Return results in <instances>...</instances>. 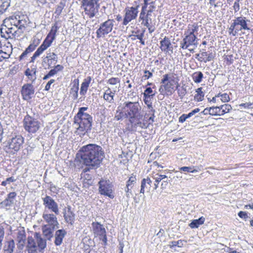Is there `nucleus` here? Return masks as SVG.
<instances>
[{
	"mask_svg": "<svg viewBox=\"0 0 253 253\" xmlns=\"http://www.w3.org/2000/svg\"><path fill=\"white\" fill-rule=\"evenodd\" d=\"M253 103L251 102L242 103L239 105V107H244V108H252Z\"/></svg>",
	"mask_w": 253,
	"mask_h": 253,
	"instance_id": "052dcab7",
	"label": "nucleus"
},
{
	"mask_svg": "<svg viewBox=\"0 0 253 253\" xmlns=\"http://www.w3.org/2000/svg\"><path fill=\"white\" fill-rule=\"evenodd\" d=\"M17 240L18 241L17 247L18 249L22 250L26 241V233L24 229H21L18 230L17 234Z\"/></svg>",
	"mask_w": 253,
	"mask_h": 253,
	"instance_id": "6ab92c4d",
	"label": "nucleus"
},
{
	"mask_svg": "<svg viewBox=\"0 0 253 253\" xmlns=\"http://www.w3.org/2000/svg\"><path fill=\"white\" fill-rule=\"evenodd\" d=\"M232 21L230 27L228 28V33L230 35L236 36L239 34V32L244 34L243 31L251 30L248 23L250 22V20L247 19L245 17H236Z\"/></svg>",
	"mask_w": 253,
	"mask_h": 253,
	"instance_id": "39448f33",
	"label": "nucleus"
},
{
	"mask_svg": "<svg viewBox=\"0 0 253 253\" xmlns=\"http://www.w3.org/2000/svg\"><path fill=\"white\" fill-rule=\"evenodd\" d=\"M80 153L81 163L91 169L98 168L104 157L102 148L95 144L83 146Z\"/></svg>",
	"mask_w": 253,
	"mask_h": 253,
	"instance_id": "f257e3e1",
	"label": "nucleus"
},
{
	"mask_svg": "<svg viewBox=\"0 0 253 253\" xmlns=\"http://www.w3.org/2000/svg\"><path fill=\"white\" fill-rule=\"evenodd\" d=\"M36 242L32 237H29L27 240L26 250L28 253H35L37 251Z\"/></svg>",
	"mask_w": 253,
	"mask_h": 253,
	"instance_id": "393cba45",
	"label": "nucleus"
},
{
	"mask_svg": "<svg viewBox=\"0 0 253 253\" xmlns=\"http://www.w3.org/2000/svg\"><path fill=\"white\" fill-rule=\"evenodd\" d=\"M197 41L196 36L185 35V37L180 42V47L183 49H187L190 46L195 48L198 45Z\"/></svg>",
	"mask_w": 253,
	"mask_h": 253,
	"instance_id": "ddd939ff",
	"label": "nucleus"
},
{
	"mask_svg": "<svg viewBox=\"0 0 253 253\" xmlns=\"http://www.w3.org/2000/svg\"><path fill=\"white\" fill-rule=\"evenodd\" d=\"M24 143V138L21 135H16L13 137L8 142V147L10 149L17 152L22 147Z\"/></svg>",
	"mask_w": 253,
	"mask_h": 253,
	"instance_id": "4468645a",
	"label": "nucleus"
},
{
	"mask_svg": "<svg viewBox=\"0 0 253 253\" xmlns=\"http://www.w3.org/2000/svg\"><path fill=\"white\" fill-rule=\"evenodd\" d=\"M35 89L32 84H26L23 85L21 94L25 100H30L34 95Z\"/></svg>",
	"mask_w": 253,
	"mask_h": 253,
	"instance_id": "2eb2a0df",
	"label": "nucleus"
},
{
	"mask_svg": "<svg viewBox=\"0 0 253 253\" xmlns=\"http://www.w3.org/2000/svg\"><path fill=\"white\" fill-rule=\"evenodd\" d=\"M91 225L93 232L96 236H100L102 235H104V234L106 233L105 228L103 227V225L101 224L100 223L93 222Z\"/></svg>",
	"mask_w": 253,
	"mask_h": 253,
	"instance_id": "412c9836",
	"label": "nucleus"
},
{
	"mask_svg": "<svg viewBox=\"0 0 253 253\" xmlns=\"http://www.w3.org/2000/svg\"><path fill=\"white\" fill-rule=\"evenodd\" d=\"M121 110L125 116L129 119L131 123H133L135 119H140L142 117L141 106L138 101H125Z\"/></svg>",
	"mask_w": 253,
	"mask_h": 253,
	"instance_id": "20e7f679",
	"label": "nucleus"
},
{
	"mask_svg": "<svg viewBox=\"0 0 253 253\" xmlns=\"http://www.w3.org/2000/svg\"><path fill=\"white\" fill-rule=\"evenodd\" d=\"M160 48L162 51L168 53L169 50L172 51V47L169 39L165 37L160 42Z\"/></svg>",
	"mask_w": 253,
	"mask_h": 253,
	"instance_id": "aec40b11",
	"label": "nucleus"
},
{
	"mask_svg": "<svg viewBox=\"0 0 253 253\" xmlns=\"http://www.w3.org/2000/svg\"><path fill=\"white\" fill-rule=\"evenodd\" d=\"M53 41L51 39H49V38L46 37L45 39L44 40L42 43L44 44V45H45L48 48L51 45Z\"/></svg>",
	"mask_w": 253,
	"mask_h": 253,
	"instance_id": "13d9d810",
	"label": "nucleus"
},
{
	"mask_svg": "<svg viewBox=\"0 0 253 253\" xmlns=\"http://www.w3.org/2000/svg\"><path fill=\"white\" fill-rule=\"evenodd\" d=\"M115 21L113 19H108L100 25L99 28L96 31L97 38L104 37L110 33L113 30Z\"/></svg>",
	"mask_w": 253,
	"mask_h": 253,
	"instance_id": "1a4fd4ad",
	"label": "nucleus"
},
{
	"mask_svg": "<svg viewBox=\"0 0 253 253\" xmlns=\"http://www.w3.org/2000/svg\"><path fill=\"white\" fill-rule=\"evenodd\" d=\"M152 11L150 10H147V12L145 17L144 18V20L142 21V24L146 27H148L149 25L150 24L149 23V21L151 20V18L150 16H151Z\"/></svg>",
	"mask_w": 253,
	"mask_h": 253,
	"instance_id": "ea45409f",
	"label": "nucleus"
},
{
	"mask_svg": "<svg viewBox=\"0 0 253 253\" xmlns=\"http://www.w3.org/2000/svg\"><path fill=\"white\" fill-rule=\"evenodd\" d=\"M203 77V74L200 71L194 72L192 75L193 81L197 84L200 83L202 81Z\"/></svg>",
	"mask_w": 253,
	"mask_h": 253,
	"instance_id": "72a5a7b5",
	"label": "nucleus"
},
{
	"mask_svg": "<svg viewBox=\"0 0 253 253\" xmlns=\"http://www.w3.org/2000/svg\"><path fill=\"white\" fill-rule=\"evenodd\" d=\"M198 29L199 27L197 24H189L184 32V35L196 36L195 33H197Z\"/></svg>",
	"mask_w": 253,
	"mask_h": 253,
	"instance_id": "bb28decb",
	"label": "nucleus"
},
{
	"mask_svg": "<svg viewBox=\"0 0 253 253\" xmlns=\"http://www.w3.org/2000/svg\"><path fill=\"white\" fill-rule=\"evenodd\" d=\"M214 58L213 55L212 53H211L207 55V57L206 59H205L204 58H202V57H200L199 58H198V60L200 62L204 61L205 62H209L211 61Z\"/></svg>",
	"mask_w": 253,
	"mask_h": 253,
	"instance_id": "8fccbe9b",
	"label": "nucleus"
},
{
	"mask_svg": "<svg viewBox=\"0 0 253 253\" xmlns=\"http://www.w3.org/2000/svg\"><path fill=\"white\" fill-rule=\"evenodd\" d=\"M116 92L115 88H113V90H111L109 87H108L104 93L103 99L110 103H113Z\"/></svg>",
	"mask_w": 253,
	"mask_h": 253,
	"instance_id": "a211bd4d",
	"label": "nucleus"
},
{
	"mask_svg": "<svg viewBox=\"0 0 253 253\" xmlns=\"http://www.w3.org/2000/svg\"><path fill=\"white\" fill-rule=\"evenodd\" d=\"M23 122L25 130L30 133H36L41 127L40 123L29 115L25 117Z\"/></svg>",
	"mask_w": 253,
	"mask_h": 253,
	"instance_id": "6e6552de",
	"label": "nucleus"
},
{
	"mask_svg": "<svg viewBox=\"0 0 253 253\" xmlns=\"http://www.w3.org/2000/svg\"><path fill=\"white\" fill-rule=\"evenodd\" d=\"M153 93L152 88L150 87H147L143 93V95L145 97H150V96H153L155 95V93Z\"/></svg>",
	"mask_w": 253,
	"mask_h": 253,
	"instance_id": "09e8293b",
	"label": "nucleus"
},
{
	"mask_svg": "<svg viewBox=\"0 0 253 253\" xmlns=\"http://www.w3.org/2000/svg\"><path fill=\"white\" fill-rule=\"evenodd\" d=\"M166 178H167V176L166 175L157 174V176L154 177V179H155L156 182H160L162 180Z\"/></svg>",
	"mask_w": 253,
	"mask_h": 253,
	"instance_id": "680f3d73",
	"label": "nucleus"
},
{
	"mask_svg": "<svg viewBox=\"0 0 253 253\" xmlns=\"http://www.w3.org/2000/svg\"><path fill=\"white\" fill-rule=\"evenodd\" d=\"M57 30V26L56 24H54L52 26L51 29L46 37L54 41L56 37V34Z\"/></svg>",
	"mask_w": 253,
	"mask_h": 253,
	"instance_id": "4c0bfd02",
	"label": "nucleus"
},
{
	"mask_svg": "<svg viewBox=\"0 0 253 253\" xmlns=\"http://www.w3.org/2000/svg\"><path fill=\"white\" fill-rule=\"evenodd\" d=\"M25 75L28 77V79L33 83L37 79L36 75L30 72V68H28L25 71Z\"/></svg>",
	"mask_w": 253,
	"mask_h": 253,
	"instance_id": "a19ab883",
	"label": "nucleus"
},
{
	"mask_svg": "<svg viewBox=\"0 0 253 253\" xmlns=\"http://www.w3.org/2000/svg\"><path fill=\"white\" fill-rule=\"evenodd\" d=\"M144 72L145 75L143 76V77L145 78V80L148 79L149 78H151L153 76L152 73L149 71L145 70Z\"/></svg>",
	"mask_w": 253,
	"mask_h": 253,
	"instance_id": "69168bd1",
	"label": "nucleus"
},
{
	"mask_svg": "<svg viewBox=\"0 0 253 253\" xmlns=\"http://www.w3.org/2000/svg\"><path fill=\"white\" fill-rule=\"evenodd\" d=\"M151 184L152 181L150 178H143L141 182L140 193L144 194L145 192H148L150 190Z\"/></svg>",
	"mask_w": 253,
	"mask_h": 253,
	"instance_id": "5701e85b",
	"label": "nucleus"
},
{
	"mask_svg": "<svg viewBox=\"0 0 253 253\" xmlns=\"http://www.w3.org/2000/svg\"><path fill=\"white\" fill-rule=\"evenodd\" d=\"M16 196V193L15 192H10L7 195V199L11 201H14L13 200Z\"/></svg>",
	"mask_w": 253,
	"mask_h": 253,
	"instance_id": "e2e57ef3",
	"label": "nucleus"
},
{
	"mask_svg": "<svg viewBox=\"0 0 253 253\" xmlns=\"http://www.w3.org/2000/svg\"><path fill=\"white\" fill-rule=\"evenodd\" d=\"M29 23L27 15L15 13L3 21L0 28L1 36L5 38L15 36L18 30L23 32Z\"/></svg>",
	"mask_w": 253,
	"mask_h": 253,
	"instance_id": "f03ea898",
	"label": "nucleus"
},
{
	"mask_svg": "<svg viewBox=\"0 0 253 253\" xmlns=\"http://www.w3.org/2000/svg\"><path fill=\"white\" fill-rule=\"evenodd\" d=\"M188 119L186 114H183L179 118V122L183 123Z\"/></svg>",
	"mask_w": 253,
	"mask_h": 253,
	"instance_id": "774afa93",
	"label": "nucleus"
},
{
	"mask_svg": "<svg viewBox=\"0 0 253 253\" xmlns=\"http://www.w3.org/2000/svg\"><path fill=\"white\" fill-rule=\"evenodd\" d=\"M34 238H35L40 251H42L46 247V240L42 238L39 233L35 232L34 234Z\"/></svg>",
	"mask_w": 253,
	"mask_h": 253,
	"instance_id": "4be33fe9",
	"label": "nucleus"
},
{
	"mask_svg": "<svg viewBox=\"0 0 253 253\" xmlns=\"http://www.w3.org/2000/svg\"><path fill=\"white\" fill-rule=\"evenodd\" d=\"M220 115H223L224 114L229 112L232 109V107L230 104H225L224 105L219 106Z\"/></svg>",
	"mask_w": 253,
	"mask_h": 253,
	"instance_id": "58836bf2",
	"label": "nucleus"
},
{
	"mask_svg": "<svg viewBox=\"0 0 253 253\" xmlns=\"http://www.w3.org/2000/svg\"><path fill=\"white\" fill-rule=\"evenodd\" d=\"M99 0H82V6L84 12L89 18L94 17L98 12L100 4Z\"/></svg>",
	"mask_w": 253,
	"mask_h": 253,
	"instance_id": "423d86ee",
	"label": "nucleus"
},
{
	"mask_svg": "<svg viewBox=\"0 0 253 253\" xmlns=\"http://www.w3.org/2000/svg\"><path fill=\"white\" fill-rule=\"evenodd\" d=\"M99 193L102 195L113 199L115 197L113 194V185L108 179L102 178L98 182Z\"/></svg>",
	"mask_w": 253,
	"mask_h": 253,
	"instance_id": "0eeeda50",
	"label": "nucleus"
},
{
	"mask_svg": "<svg viewBox=\"0 0 253 253\" xmlns=\"http://www.w3.org/2000/svg\"><path fill=\"white\" fill-rule=\"evenodd\" d=\"M15 180L13 177H10L6 178V180L3 181L1 182V185L5 186L6 185L7 183H9L10 182H14Z\"/></svg>",
	"mask_w": 253,
	"mask_h": 253,
	"instance_id": "bf43d9fd",
	"label": "nucleus"
},
{
	"mask_svg": "<svg viewBox=\"0 0 253 253\" xmlns=\"http://www.w3.org/2000/svg\"><path fill=\"white\" fill-rule=\"evenodd\" d=\"M143 6H145L146 9L150 10L153 12L156 8L155 1L153 0H144Z\"/></svg>",
	"mask_w": 253,
	"mask_h": 253,
	"instance_id": "473e14b6",
	"label": "nucleus"
},
{
	"mask_svg": "<svg viewBox=\"0 0 253 253\" xmlns=\"http://www.w3.org/2000/svg\"><path fill=\"white\" fill-rule=\"evenodd\" d=\"M194 167H182L179 168V170L180 171H183L184 172H192L194 173L198 171V170L196 169H193Z\"/></svg>",
	"mask_w": 253,
	"mask_h": 253,
	"instance_id": "c03bdc74",
	"label": "nucleus"
},
{
	"mask_svg": "<svg viewBox=\"0 0 253 253\" xmlns=\"http://www.w3.org/2000/svg\"><path fill=\"white\" fill-rule=\"evenodd\" d=\"M88 108L80 107L77 115L75 116L74 125L78 134L84 135L88 130L91 129L93 121L92 116L85 112Z\"/></svg>",
	"mask_w": 253,
	"mask_h": 253,
	"instance_id": "7ed1b4c3",
	"label": "nucleus"
},
{
	"mask_svg": "<svg viewBox=\"0 0 253 253\" xmlns=\"http://www.w3.org/2000/svg\"><path fill=\"white\" fill-rule=\"evenodd\" d=\"M211 115L212 116H221L220 113L219 106L211 107Z\"/></svg>",
	"mask_w": 253,
	"mask_h": 253,
	"instance_id": "a18cd8bd",
	"label": "nucleus"
},
{
	"mask_svg": "<svg viewBox=\"0 0 253 253\" xmlns=\"http://www.w3.org/2000/svg\"><path fill=\"white\" fill-rule=\"evenodd\" d=\"M107 83L111 85H116L119 84L120 79L119 78H111L107 81Z\"/></svg>",
	"mask_w": 253,
	"mask_h": 253,
	"instance_id": "3c124183",
	"label": "nucleus"
},
{
	"mask_svg": "<svg viewBox=\"0 0 253 253\" xmlns=\"http://www.w3.org/2000/svg\"><path fill=\"white\" fill-rule=\"evenodd\" d=\"M140 119H136L137 122L136 123H134L133 126L134 127L137 128V127H139L140 128L145 129L148 127L149 124L148 123V121L145 119L140 121Z\"/></svg>",
	"mask_w": 253,
	"mask_h": 253,
	"instance_id": "2f4dec72",
	"label": "nucleus"
},
{
	"mask_svg": "<svg viewBox=\"0 0 253 253\" xmlns=\"http://www.w3.org/2000/svg\"><path fill=\"white\" fill-rule=\"evenodd\" d=\"M183 243H186V241L178 240L177 241H172L170 242V246L171 248L174 247H182L183 246Z\"/></svg>",
	"mask_w": 253,
	"mask_h": 253,
	"instance_id": "37998d69",
	"label": "nucleus"
},
{
	"mask_svg": "<svg viewBox=\"0 0 253 253\" xmlns=\"http://www.w3.org/2000/svg\"><path fill=\"white\" fill-rule=\"evenodd\" d=\"M14 201H11L9 199H7L6 198L3 202L2 204L4 205L5 207H9L13 203Z\"/></svg>",
	"mask_w": 253,
	"mask_h": 253,
	"instance_id": "338daca9",
	"label": "nucleus"
},
{
	"mask_svg": "<svg viewBox=\"0 0 253 253\" xmlns=\"http://www.w3.org/2000/svg\"><path fill=\"white\" fill-rule=\"evenodd\" d=\"M132 188L126 186L125 187L124 190L125 191V196L126 198V201H128L132 196V191L131 190Z\"/></svg>",
	"mask_w": 253,
	"mask_h": 253,
	"instance_id": "de8ad7c7",
	"label": "nucleus"
},
{
	"mask_svg": "<svg viewBox=\"0 0 253 253\" xmlns=\"http://www.w3.org/2000/svg\"><path fill=\"white\" fill-rule=\"evenodd\" d=\"M66 233V231L63 229H59L55 232L54 244L56 246H60L61 245L63 239Z\"/></svg>",
	"mask_w": 253,
	"mask_h": 253,
	"instance_id": "b1692460",
	"label": "nucleus"
},
{
	"mask_svg": "<svg viewBox=\"0 0 253 253\" xmlns=\"http://www.w3.org/2000/svg\"><path fill=\"white\" fill-rule=\"evenodd\" d=\"M47 57L48 58L50 62L52 60L57 62V55L54 52H49L47 53Z\"/></svg>",
	"mask_w": 253,
	"mask_h": 253,
	"instance_id": "603ef678",
	"label": "nucleus"
},
{
	"mask_svg": "<svg viewBox=\"0 0 253 253\" xmlns=\"http://www.w3.org/2000/svg\"><path fill=\"white\" fill-rule=\"evenodd\" d=\"M42 200L45 209L50 211L56 215L59 214L58 205L52 197L45 195L44 197L42 198Z\"/></svg>",
	"mask_w": 253,
	"mask_h": 253,
	"instance_id": "9b49d317",
	"label": "nucleus"
},
{
	"mask_svg": "<svg viewBox=\"0 0 253 253\" xmlns=\"http://www.w3.org/2000/svg\"><path fill=\"white\" fill-rule=\"evenodd\" d=\"M53 213H44L42 214V218L44 221L47 223L49 226L53 227V228H58L59 223L57 218Z\"/></svg>",
	"mask_w": 253,
	"mask_h": 253,
	"instance_id": "f3484780",
	"label": "nucleus"
},
{
	"mask_svg": "<svg viewBox=\"0 0 253 253\" xmlns=\"http://www.w3.org/2000/svg\"><path fill=\"white\" fill-rule=\"evenodd\" d=\"M11 53V51L7 52L6 51L4 50L3 49H2V51H1L2 61L4 59L9 58Z\"/></svg>",
	"mask_w": 253,
	"mask_h": 253,
	"instance_id": "6e6d98bb",
	"label": "nucleus"
},
{
	"mask_svg": "<svg viewBox=\"0 0 253 253\" xmlns=\"http://www.w3.org/2000/svg\"><path fill=\"white\" fill-rule=\"evenodd\" d=\"M62 213L66 223L73 225L75 221V214L71 210V207L68 205L63 209Z\"/></svg>",
	"mask_w": 253,
	"mask_h": 253,
	"instance_id": "dca6fc26",
	"label": "nucleus"
},
{
	"mask_svg": "<svg viewBox=\"0 0 253 253\" xmlns=\"http://www.w3.org/2000/svg\"><path fill=\"white\" fill-rule=\"evenodd\" d=\"M146 11H147V10L146 9L145 6H142L141 12L140 13L139 15V19L144 21V18L145 17V16L146 15Z\"/></svg>",
	"mask_w": 253,
	"mask_h": 253,
	"instance_id": "864d4df0",
	"label": "nucleus"
},
{
	"mask_svg": "<svg viewBox=\"0 0 253 253\" xmlns=\"http://www.w3.org/2000/svg\"><path fill=\"white\" fill-rule=\"evenodd\" d=\"M216 0H209V3L211 5L214 6V7H221L223 5L222 2L218 1L216 2Z\"/></svg>",
	"mask_w": 253,
	"mask_h": 253,
	"instance_id": "5fc2aeb1",
	"label": "nucleus"
},
{
	"mask_svg": "<svg viewBox=\"0 0 253 253\" xmlns=\"http://www.w3.org/2000/svg\"><path fill=\"white\" fill-rule=\"evenodd\" d=\"M10 0H0V10L1 13H3L9 6Z\"/></svg>",
	"mask_w": 253,
	"mask_h": 253,
	"instance_id": "e433bc0d",
	"label": "nucleus"
},
{
	"mask_svg": "<svg viewBox=\"0 0 253 253\" xmlns=\"http://www.w3.org/2000/svg\"><path fill=\"white\" fill-rule=\"evenodd\" d=\"M177 83V81L174 80L173 74H166L163 76L161 84H163L166 89V92L172 93L174 91V84Z\"/></svg>",
	"mask_w": 253,
	"mask_h": 253,
	"instance_id": "9d476101",
	"label": "nucleus"
},
{
	"mask_svg": "<svg viewBox=\"0 0 253 253\" xmlns=\"http://www.w3.org/2000/svg\"><path fill=\"white\" fill-rule=\"evenodd\" d=\"M73 86L71 89V93L74 99H77L78 97V90L79 85V81L78 79H75L73 82Z\"/></svg>",
	"mask_w": 253,
	"mask_h": 253,
	"instance_id": "c85d7f7f",
	"label": "nucleus"
},
{
	"mask_svg": "<svg viewBox=\"0 0 253 253\" xmlns=\"http://www.w3.org/2000/svg\"><path fill=\"white\" fill-rule=\"evenodd\" d=\"M196 94L194 96V100L199 102L203 100L204 93L202 91V88L199 87L196 90Z\"/></svg>",
	"mask_w": 253,
	"mask_h": 253,
	"instance_id": "c9c22d12",
	"label": "nucleus"
},
{
	"mask_svg": "<svg viewBox=\"0 0 253 253\" xmlns=\"http://www.w3.org/2000/svg\"><path fill=\"white\" fill-rule=\"evenodd\" d=\"M221 97V100L223 102H227L230 100V97L227 93H223L220 95Z\"/></svg>",
	"mask_w": 253,
	"mask_h": 253,
	"instance_id": "4d7b16f0",
	"label": "nucleus"
},
{
	"mask_svg": "<svg viewBox=\"0 0 253 253\" xmlns=\"http://www.w3.org/2000/svg\"><path fill=\"white\" fill-rule=\"evenodd\" d=\"M36 46L37 45L35 44L34 43H31L20 56V59H23L27 55V54L33 51L35 49Z\"/></svg>",
	"mask_w": 253,
	"mask_h": 253,
	"instance_id": "f704fd0d",
	"label": "nucleus"
},
{
	"mask_svg": "<svg viewBox=\"0 0 253 253\" xmlns=\"http://www.w3.org/2000/svg\"><path fill=\"white\" fill-rule=\"evenodd\" d=\"M91 80L92 78L90 76L87 77L83 80L80 89V94L81 95H84L86 93Z\"/></svg>",
	"mask_w": 253,
	"mask_h": 253,
	"instance_id": "a878e982",
	"label": "nucleus"
},
{
	"mask_svg": "<svg viewBox=\"0 0 253 253\" xmlns=\"http://www.w3.org/2000/svg\"><path fill=\"white\" fill-rule=\"evenodd\" d=\"M64 6H65L64 2L61 1L57 5V6L56 7V8L55 9V13L58 16L60 15L63 9L64 8Z\"/></svg>",
	"mask_w": 253,
	"mask_h": 253,
	"instance_id": "79ce46f5",
	"label": "nucleus"
},
{
	"mask_svg": "<svg viewBox=\"0 0 253 253\" xmlns=\"http://www.w3.org/2000/svg\"><path fill=\"white\" fill-rule=\"evenodd\" d=\"M15 247V244L13 240L6 241L4 243L3 251L7 253H12Z\"/></svg>",
	"mask_w": 253,
	"mask_h": 253,
	"instance_id": "c756f323",
	"label": "nucleus"
},
{
	"mask_svg": "<svg viewBox=\"0 0 253 253\" xmlns=\"http://www.w3.org/2000/svg\"><path fill=\"white\" fill-rule=\"evenodd\" d=\"M205 221V218L203 216L197 219L193 220L189 224V226L192 229L197 228L201 225L204 224Z\"/></svg>",
	"mask_w": 253,
	"mask_h": 253,
	"instance_id": "7c9ffc66",
	"label": "nucleus"
},
{
	"mask_svg": "<svg viewBox=\"0 0 253 253\" xmlns=\"http://www.w3.org/2000/svg\"><path fill=\"white\" fill-rule=\"evenodd\" d=\"M56 228L49 226L48 225H44L42 227V231L44 236L48 239H50L53 237V232Z\"/></svg>",
	"mask_w": 253,
	"mask_h": 253,
	"instance_id": "cd10ccee",
	"label": "nucleus"
},
{
	"mask_svg": "<svg viewBox=\"0 0 253 253\" xmlns=\"http://www.w3.org/2000/svg\"><path fill=\"white\" fill-rule=\"evenodd\" d=\"M136 179L135 176H130L126 181V186L132 188V186L136 183Z\"/></svg>",
	"mask_w": 253,
	"mask_h": 253,
	"instance_id": "49530a36",
	"label": "nucleus"
},
{
	"mask_svg": "<svg viewBox=\"0 0 253 253\" xmlns=\"http://www.w3.org/2000/svg\"><path fill=\"white\" fill-rule=\"evenodd\" d=\"M138 7L139 5H137L136 7L132 6L125 8V14L123 22V25L126 26L129 22L136 18L138 13Z\"/></svg>",
	"mask_w": 253,
	"mask_h": 253,
	"instance_id": "f8f14e48",
	"label": "nucleus"
},
{
	"mask_svg": "<svg viewBox=\"0 0 253 253\" xmlns=\"http://www.w3.org/2000/svg\"><path fill=\"white\" fill-rule=\"evenodd\" d=\"M179 96L180 98H182L186 94V89L184 88H182L181 90L179 89L177 91Z\"/></svg>",
	"mask_w": 253,
	"mask_h": 253,
	"instance_id": "0e129e2a",
	"label": "nucleus"
}]
</instances>
